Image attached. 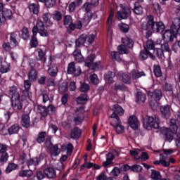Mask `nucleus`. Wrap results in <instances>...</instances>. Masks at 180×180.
<instances>
[{
  "label": "nucleus",
  "instance_id": "1",
  "mask_svg": "<svg viewBox=\"0 0 180 180\" xmlns=\"http://www.w3.org/2000/svg\"><path fill=\"white\" fill-rule=\"evenodd\" d=\"M147 22L141 23V27L142 30H148L151 29L153 33H162L165 30V25L162 22L154 21V15H148L146 17Z\"/></svg>",
  "mask_w": 180,
  "mask_h": 180
},
{
  "label": "nucleus",
  "instance_id": "2",
  "mask_svg": "<svg viewBox=\"0 0 180 180\" xmlns=\"http://www.w3.org/2000/svg\"><path fill=\"white\" fill-rule=\"evenodd\" d=\"M8 96L11 98V106L15 110H22V106L20 102V94L18 91L16 86H12L8 91Z\"/></svg>",
  "mask_w": 180,
  "mask_h": 180
},
{
  "label": "nucleus",
  "instance_id": "3",
  "mask_svg": "<svg viewBox=\"0 0 180 180\" xmlns=\"http://www.w3.org/2000/svg\"><path fill=\"white\" fill-rule=\"evenodd\" d=\"M178 131V127L175 124V120L170 122L169 128H162V134L165 136L166 141L171 143L174 140V134Z\"/></svg>",
  "mask_w": 180,
  "mask_h": 180
},
{
  "label": "nucleus",
  "instance_id": "4",
  "mask_svg": "<svg viewBox=\"0 0 180 180\" xmlns=\"http://www.w3.org/2000/svg\"><path fill=\"white\" fill-rule=\"evenodd\" d=\"M95 34H90L86 35V34H81L76 40L77 47H81V46H89L95 41Z\"/></svg>",
  "mask_w": 180,
  "mask_h": 180
},
{
  "label": "nucleus",
  "instance_id": "5",
  "mask_svg": "<svg viewBox=\"0 0 180 180\" xmlns=\"http://www.w3.org/2000/svg\"><path fill=\"white\" fill-rule=\"evenodd\" d=\"M159 121L160 120L155 115L153 117H146L143 119V127L147 130H150V129H159Z\"/></svg>",
  "mask_w": 180,
  "mask_h": 180
},
{
  "label": "nucleus",
  "instance_id": "6",
  "mask_svg": "<svg viewBox=\"0 0 180 180\" xmlns=\"http://www.w3.org/2000/svg\"><path fill=\"white\" fill-rule=\"evenodd\" d=\"M32 33L34 36H37V33L40 34V36L44 37L49 36V32L46 30L44 23L41 20L37 21L36 26L32 28Z\"/></svg>",
  "mask_w": 180,
  "mask_h": 180
},
{
  "label": "nucleus",
  "instance_id": "7",
  "mask_svg": "<svg viewBox=\"0 0 180 180\" xmlns=\"http://www.w3.org/2000/svg\"><path fill=\"white\" fill-rule=\"evenodd\" d=\"M112 119H114L112 122H110V124L115 129V131L117 134H121L124 131V127L122 126V122H120V118L116 114L111 115Z\"/></svg>",
  "mask_w": 180,
  "mask_h": 180
},
{
  "label": "nucleus",
  "instance_id": "8",
  "mask_svg": "<svg viewBox=\"0 0 180 180\" xmlns=\"http://www.w3.org/2000/svg\"><path fill=\"white\" fill-rule=\"evenodd\" d=\"M122 12L118 11L117 13V18L119 20L122 19H127V18L131 14V11L126 4L121 5Z\"/></svg>",
  "mask_w": 180,
  "mask_h": 180
},
{
  "label": "nucleus",
  "instance_id": "9",
  "mask_svg": "<svg viewBox=\"0 0 180 180\" xmlns=\"http://www.w3.org/2000/svg\"><path fill=\"white\" fill-rule=\"evenodd\" d=\"M82 73L81 68L79 66L76 67L74 62H71L68 64V74L73 75L75 77H79Z\"/></svg>",
  "mask_w": 180,
  "mask_h": 180
},
{
  "label": "nucleus",
  "instance_id": "10",
  "mask_svg": "<svg viewBox=\"0 0 180 180\" xmlns=\"http://www.w3.org/2000/svg\"><path fill=\"white\" fill-rule=\"evenodd\" d=\"M95 60V54H91L86 59V65L87 67H93V70H96V68H101V62L94 63Z\"/></svg>",
  "mask_w": 180,
  "mask_h": 180
},
{
  "label": "nucleus",
  "instance_id": "11",
  "mask_svg": "<svg viewBox=\"0 0 180 180\" xmlns=\"http://www.w3.org/2000/svg\"><path fill=\"white\" fill-rule=\"evenodd\" d=\"M8 150V146L6 145L0 144V162H6L9 155L6 152Z\"/></svg>",
  "mask_w": 180,
  "mask_h": 180
},
{
  "label": "nucleus",
  "instance_id": "12",
  "mask_svg": "<svg viewBox=\"0 0 180 180\" xmlns=\"http://www.w3.org/2000/svg\"><path fill=\"white\" fill-rule=\"evenodd\" d=\"M30 69L28 72V78L31 82H34L37 79V70L33 68V65L32 63L30 64Z\"/></svg>",
  "mask_w": 180,
  "mask_h": 180
},
{
  "label": "nucleus",
  "instance_id": "13",
  "mask_svg": "<svg viewBox=\"0 0 180 180\" xmlns=\"http://www.w3.org/2000/svg\"><path fill=\"white\" fill-rule=\"evenodd\" d=\"M163 37L167 40V41H173L174 39L176 37V35L175 32L172 31V28H171L170 30H167L165 32Z\"/></svg>",
  "mask_w": 180,
  "mask_h": 180
},
{
  "label": "nucleus",
  "instance_id": "14",
  "mask_svg": "<svg viewBox=\"0 0 180 180\" xmlns=\"http://www.w3.org/2000/svg\"><path fill=\"white\" fill-rule=\"evenodd\" d=\"M160 112L163 117H165L166 119L169 117L171 116V106H169V105L160 106Z\"/></svg>",
  "mask_w": 180,
  "mask_h": 180
},
{
  "label": "nucleus",
  "instance_id": "15",
  "mask_svg": "<svg viewBox=\"0 0 180 180\" xmlns=\"http://www.w3.org/2000/svg\"><path fill=\"white\" fill-rule=\"evenodd\" d=\"M49 148H51V157H57L61 153V150L58 148V145L56 144L53 146L51 142H49Z\"/></svg>",
  "mask_w": 180,
  "mask_h": 180
},
{
  "label": "nucleus",
  "instance_id": "16",
  "mask_svg": "<svg viewBox=\"0 0 180 180\" xmlns=\"http://www.w3.org/2000/svg\"><path fill=\"white\" fill-rule=\"evenodd\" d=\"M148 96L149 98H155V101H160L162 98V92L160 89H155L154 91H148Z\"/></svg>",
  "mask_w": 180,
  "mask_h": 180
},
{
  "label": "nucleus",
  "instance_id": "17",
  "mask_svg": "<svg viewBox=\"0 0 180 180\" xmlns=\"http://www.w3.org/2000/svg\"><path fill=\"white\" fill-rule=\"evenodd\" d=\"M44 174L46 175V178L53 179L57 176L56 170L53 167H48L44 170Z\"/></svg>",
  "mask_w": 180,
  "mask_h": 180
},
{
  "label": "nucleus",
  "instance_id": "18",
  "mask_svg": "<svg viewBox=\"0 0 180 180\" xmlns=\"http://www.w3.org/2000/svg\"><path fill=\"white\" fill-rule=\"evenodd\" d=\"M129 124L131 129L134 130H137L139 129V120L136 116H131L129 118Z\"/></svg>",
  "mask_w": 180,
  "mask_h": 180
},
{
  "label": "nucleus",
  "instance_id": "19",
  "mask_svg": "<svg viewBox=\"0 0 180 180\" xmlns=\"http://www.w3.org/2000/svg\"><path fill=\"white\" fill-rule=\"evenodd\" d=\"M148 56L151 59L155 60V56L147 50V49L145 48L143 50L141 51L140 57L142 60H147V58H148Z\"/></svg>",
  "mask_w": 180,
  "mask_h": 180
},
{
  "label": "nucleus",
  "instance_id": "20",
  "mask_svg": "<svg viewBox=\"0 0 180 180\" xmlns=\"http://www.w3.org/2000/svg\"><path fill=\"white\" fill-rule=\"evenodd\" d=\"M21 124L22 127H25V129H28L30 127V117L27 114H23L21 116Z\"/></svg>",
  "mask_w": 180,
  "mask_h": 180
},
{
  "label": "nucleus",
  "instance_id": "21",
  "mask_svg": "<svg viewBox=\"0 0 180 180\" xmlns=\"http://www.w3.org/2000/svg\"><path fill=\"white\" fill-rule=\"evenodd\" d=\"M37 60H39V61H43V60H44V67H49V65H51V60H49V63H47V62L46 61V57L44 56V52L41 49H39L38 51Z\"/></svg>",
  "mask_w": 180,
  "mask_h": 180
},
{
  "label": "nucleus",
  "instance_id": "22",
  "mask_svg": "<svg viewBox=\"0 0 180 180\" xmlns=\"http://www.w3.org/2000/svg\"><path fill=\"white\" fill-rule=\"evenodd\" d=\"M113 160H115V155L112 153H108L106 155V161L103 162V167H106L113 164Z\"/></svg>",
  "mask_w": 180,
  "mask_h": 180
},
{
  "label": "nucleus",
  "instance_id": "23",
  "mask_svg": "<svg viewBox=\"0 0 180 180\" xmlns=\"http://www.w3.org/2000/svg\"><path fill=\"white\" fill-rule=\"evenodd\" d=\"M63 24L68 29H70L74 23H72V18L71 15H65L63 18Z\"/></svg>",
  "mask_w": 180,
  "mask_h": 180
},
{
  "label": "nucleus",
  "instance_id": "24",
  "mask_svg": "<svg viewBox=\"0 0 180 180\" xmlns=\"http://www.w3.org/2000/svg\"><path fill=\"white\" fill-rule=\"evenodd\" d=\"M112 110L113 112L112 115H119L120 116H123L124 113V110H123V108L120 106L118 104H115L113 105L112 108Z\"/></svg>",
  "mask_w": 180,
  "mask_h": 180
},
{
  "label": "nucleus",
  "instance_id": "25",
  "mask_svg": "<svg viewBox=\"0 0 180 180\" xmlns=\"http://www.w3.org/2000/svg\"><path fill=\"white\" fill-rule=\"evenodd\" d=\"M73 56L75 61H77V63H81L82 61H84V57L81 53V50L79 49L75 50L73 52Z\"/></svg>",
  "mask_w": 180,
  "mask_h": 180
},
{
  "label": "nucleus",
  "instance_id": "26",
  "mask_svg": "<svg viewBox=\"0 0 180 180\" xmlns=\"http://www.w3.org/2000/svg\"><path fill=\"white\" fill-rule=\"evenodd\" d=\"M150 178L153 180H161L162 179V175H161V172L155 169H151Z\"/></svg>",
  "mask_w": 180,
  "mask_h": 180
},
{
  "label": "nucleus",
  "instance_id": "27",
  "mask_svg": "<svg viewBox=\"0 0 180 180\" xmlns=\"http://www.w3.org/2000/svg\"><path fill=\"white\" fill-rule=\"evenodd\" d=\"M81 129H78V127H75L70 133L71 139H79L81 136Z\"/></svg>",
  "mask_w": 180,
  "mask_h": 180
},
{
  "label": "nucleus",
  "instance_id": "28",
  "mask_svg": "<svg viewBox=\"0 0 180 180\" xmlns=\"http://www.w3.org/2000/svg\"><path fill=\"white\" fill-rule=\"evenodd\" d=\"M131 77L133 79H137V78H141V77H144L146 74L144 72H139L136 70H133L130 73Z\"/></svg>",
  "mask_w": 180,
  "mask_h": 180
},
{
  "label": "nucleus",
  "instance_id": "29",
  "mask_svg": "<svg viewBox=\"0 0 180 180\" xmlns=\"http://www.w3.org/2000/svg\"><path fill=\"white\" fill-rule=\"evenodd\" d=\"M20 129V127H19V125L18 124H15L11 126L10 128H8V131L10 135L18 134V133H19Z\"/></svg>",
  "mask_w": 180,
  "mask_h": 180
},
{
  "label": "nucleus",
  "instance_id": "30",
  "mask_svg": "<svg viewBox=\"0 0 180 180\" xmlns=\"http://www.w3.org/2000/svg\"><path fill=\"white\" fill-rule=\"evenodd\" d=\"M113 78H115V72H108L105 75V82H108V84H112Z\"/></svg>",
  "mask_w": 180,
  "mask_h": 180
},
{
  "label": "nucleus",
  "instance_id": "31",
  "mask_svg": "<svg viewBox=\"0 0 180 180\" xmlns=\"http://www.w3.org/2000/svg\"><path fill=\"white\" fill-rule=\"evenodd\" d=\"M1 16H3L6 20V19H11V18H12V11L6 8L3 9Z\"/></svg>",
  "mask_w": 180,
  "mask_h": 180
},
{
  "label": "nucleus",
  "instance_id": "32",
  "mask_svg": "<svg viewBox=\"0 0 180 180\" xmlns=\"http://www.w3.org/2000/svg\"><path fill=\"white\" fill-rule=\"evenodd\" d=\"M88 96L86 94H82L77 98V102L79 105H83L84 103H86L88 98H86Z\"/></svg>",
  "mask_w": 180,
  "mask_h": 180
},
{
  "label": "nucleus",
  "instance_id": "33",
  "mask_svg": "<svg viewBox=\"0 0 180 180\" xmlns=\"http://www.w3.org/2000/svg\"><path fill=\"white\" fill-rule=\"evenodd\" d=\"M58 72V69L56 66H52L48 70V74L50 75V77H57Z\"/></svg>",
  "mask_w": 180,
  "mask_h": 180
},
{
  "label": "nucleus",
  "instance_id": "34",
  "mask_svg": "<svg viewBox=\"0 0 180 180\" xmlns=\"http://www.w3.org/2000/svg\"><path fill=\"white\" fill-rule=\"evenodd\" d=\"M27 165L29 167L30 169H32L33 166L36 167L39 165V160L37 158L30 159L27 162Z\"/></svg>",
  "mask_w": 180,
  "mask_h": 180
},
{
  "label": "nucleus",
  "instance_id": "35",
  "mask_svg": "<svg viewBox=\"0 0 180 180\" xmlns=\"http://www.w3.org/2000/svg\"><path fill=\"white\" fill-rule=\"evenodd\" d=\"M122 43L124 45L125 47H127L128 49H131L133 46H134V42L132 39L129 38H127L124 40H122Z\"/></svg>",
  "mask_w": 180,
  "mask_h": 180
},
{
  "label": "nucleus",
  "instance_id": "36",
  "mask_svg": "<svg viewBox=\"0 0 180 180\" xmlns=\"http://www.w3.org/2000/svg\"><path fill=\"white\" fill-rule=\"evenodd\" d=\"M136 102L139 103H143V102H146V94L140 91L138 92L136 94Z\"/></svg>",
  "mask_w": 180,
  "mask_h": 180
},
{
  "label": "nucleus",
  "instance_id": "37",
  "mask_svg": "<svg viewBox=\"0 0 180 180\" xmlns=\"http://www.w3.org/2000/svg\"><path fill=\"white\" fill-rule=\"evenodd\" d=\"M18 168V165L15 163H9L6 169V174H11L12 171H15Z\"/></svg>",
  "mask_w": 180,
  "mask_h": 180
},
{
  "label": "nucleus",
  "instance_id": "38",
  "mask_svg": "<svg viewBox=\"0 0 180 180\" xmlns=\"http://www.w3.org/2000/svg\"><path fill=\"white\" fill-rule=\"evenodd\" d=\"M45 141H46V132L39 133L37 138V143L41 144V143H44Z\"/></svg>",
  "mask_w": 180,
  "mask_h": 180
},
{
  "label": "nucleus",
  "instance_id": "39",
  "mask_svg": "<svg viewBox=\"0 0 180 180\" xmlns=\"http://www.w3.org/2000/svg\"><path fill=\"white\" fill-rule=\"evenodd\" d=\"M17 37H18V34H16V33L15 32L11 33L10 36V41L11 44L14 46V47H16V46H18V41L16 40Z\"/></svg>",
  "mask_w": 180,
  "mask_h": 180
},
{
  "label": "nucleus",
  "instance_id": "40",
  "mask_svg": "<svg viewBox=\"0 0 180 180\" xmlns=\"http://www.w3.org/2000/svg\"><path fill=\"white\" fill-rule=\"evenodd\" d=\"M37 112H38V113L41 115V116H44V117L47 116V108H46V107H44V106L38 105L37 106Z\"/></svg>",
  "mask_w": 180,
  "mask_h": 180
},
{
  "label": "nucleus",
  "instance_id": "41",
  "mask_svg": "<svg viewBox=\"0 0 180 180\" xmlns=\"http://www.w3.org/2000/svg\"><path fill=\"white\" fill-rule=\"evenodd\" d=\"M80 84L81 85H80L79 89L81 92H84V94H86V92H88V91H89V89H91V87L89 86V84L85 82H83V83L81 82Z\"/></svg>",
  "mask_w": 180,
  "mask_h": 180
},
{
  "label": "nucleus",
  "instance_id": "42",
  "mask_svg": "<svg viewBox=\"0 0 180 180\" xmlns=\"http://www.w3.org/2000/svg\"><path fill=\"white\" fill-rule=\"evenodd\" d=\"M29 9L30 12H32L34 15H37L39 13V6H37V4H31L29 6Z\"/></svg>",
  "mask_w": 180,
  "mask_h": 180
},
{
  "label": "nucleus",
  "instance_id": "43",
  "mask_svg": "<svg viewBox=\"0 0 180 180\" xmlns=\"http://www.w3.org/2000/svg\"><path fill=\"white\" fill-rule=\"evenodd\" d=\"M120 78L122 79V82L124 84H130V77L126 73H119Z\"/></svg>",
  "mask_w": 180,
  "mask_h": 180
},
{
  "label": "nucleus",
  "instance_id": "44",
  "mask_svg": "<svg viewBox=\"0 0 180 180\" xmlns=\"http://www.w3.org/2000/svg\"><path fill=\"white\" fill-rule=\"evenodd\" d=\"M153 8L157 15H161V13H162V9L161 8V6H160V4L157 2L154 3L153 4Z\"/></svg>",
  "mask_w": 180,
  "mask_h": 180
},
{
  "label": "nucleus",
  "instance_id": "45",
  "mask_svg": "<svg viewBox=\"0 0 180 180\" xmlns=\"http://www.w3.org/2000/svg\"><path fill=\"white\" fill-rule=\"evenodd\" d=\"M134 12L136 15H143V7L139 5V3L135 4V7L134 8Z\"/></svg>",
  "mask_w": 180,
  "mask_h": 180
},
{
  "label": "nucleus",
  "instance_id": "46",
  "mask_svg": "<svg viewBox=\"0 0 180 180\" xmlns=\"http://www.w3.org/2000/svg\"><path fill=\"white\" fill-rule=\"evenodd\" d=\"M153 72L155 77H161L162 75V72H161V68L160 65H155L153 66Z\"/></svg>",
  "mask_w": 180,
  "mask_h": 180
},
{
  "label": "nucleus",
  "instance_id": "47",
  "mask_svg": "<svg viewBox=\"0 0 180 180\" xmlns=\"http://www.w3.org/2000/svg\"><path fill=\"white\" fill-rule=\"evenodd\" d=\"M180 27V18H176L173 19L172 25L171 26L172 30L176 29V27Z\"/></svg>",
  "mask_w": 180,
  "mask_h": 180
},
{
  "label": "nucleus",
  "instance_id": "48",
  "mask_svg": "<svg viewBox=\"0 0 180 180\" xmlns=\"http://www.w3.org/2000/svg\"><path fill=\"white\" fill-rule=\"evenodd\" d=\"M72 144L68 143V145H63L62 150L63 151H65L67 150V154H71L72 153Z\"/></svg>",
  "mask_w": 180,
  "mask_h": 180
},
{
  "label": "nucleus",
  "instance_id": "49",
  "mask_svg": "<svg viewBox=\"0 0 180 180\" xmlns=\"http://www.w3.org/2000/svg\"><path fill=\"white\" fill-rule=\"evenodd\" d=\"M143 171V167L140 166V165H134L131 166V172H141Z\"/></svg>",
  "mask_w": 180,
  "mask_h": 180
},
{
  "label": "nucleus",
  "instance_id": "50",
  "mask_svg": "<svg viewBox=\"0 0 180 180\" xmlns=\"http://www.w3.org/2000/svg\"><path fill=\"white\" fill-rule=\"evenodd\" d=\"M90 81L93 85H98V84H99V79H98V75L96 74L90 75Z\"/></svg>",
  "mask_w": 180,
  "mask_h": 180
},
{
  "label": "nucleus",
  "instance_id": "51",
  "mask_svg": "<svg viewBox=\"0 0 180 180\" xmlns=\"http://www.w3.org/2000/svg\"><path fill=\"white\" fill-rule=\"evenodd\" d=\"M29 29H27V27H23L22 30V39H23V40H27V39H29Z\"/></svg>",
  "mask_w": 180,
  "mask_h": 180
},
{
  "label": "nucleus",
  "instance_id": "52",
  "mask_svg": "<svg viewBox=\"0 0 180 180\" xmlns=\"http://www.w3.org/2000/svg\"><path fill=\"white\" fill-rule=\"evenodd\" d=\"M153 54L157 56L159 58H162L164 57V51L162 49H155L153 51Z\"/></svg>",
  "mask_w": 180,
  "mask_h": 180
},
{
  "label": "nucleus",
  "instance_id": "53",
  "mask_svg": "<svg viewBox=\"0 0 180 180\" xmlns=\"http://www.w3.org/2000/svg\"><path fill=\"white\" fill-rule=\"evenodd\" d=\"M59 91L61 94H64V92H67L68 91V83L63 82L59 86Z\"/></svg>",
  "mask_w": 180,
  "mask_h": 180
},
{
  "label": "nucleus",
  "instance_id": "54",
  "mask_svg": "<svg viewBox=\"0 0 180 180\" xmlns=\"http://www.w3.org/2000/svg\"><path fill=\"white\" fill-rule=\"evenodd\" d=\"M117 50L120 54H127L129 53V51H127V49H126L124 44L118 46Z\"/></svg>",
  "mask_w": 180,
  "mask_h": 180
},
{
  "label": "nucleus",
  "instance_id": "55",
  "mask_svg": "<svg viewBox=\"0 0 180 180\" xmlns=\"http://www.w3.org/2000/svg\"><path fill=\"white\" fill-rule=\"evenodd\" d=\"M53 18L54 19V20L60 22V20L63 19V15L61 14V12L55 11V13L53 14Z\"/></svg>",
  "mask_w": 180,
  "mask_h": 180
},
{
  "label": "nucleus",
  "instance_id": "56",
  "mask_svg": "<svg viewBox=\"0 0 180 180\" xmlns=\"http://www.w3.org/2000/svg\"><path fill=\"white\" fill-rule=\"evenodd\" d=\"M45 6L47 8H53L56 6V0H45L44 1Z\"/></svg>",
  "mask_w": 180,
  "mask_h": 180
},
{
  "label": "nucleus",
  "instance_id": "57",
  "mask_svg": "<svg viewBox=\"0 0 180 180\" xmlns=\"http://www.w3.org/2000/svg\"><path fill=\"white\" fill-rule=\"evenodd\" d=\"M111 57L112 60H115L116 61H122L120 58V53L117 51L111 52Z\"/></svg>",
  "mask_w": 180,
  "mask_h": 180
},
{
  "label": "nucleus",
  "instance_id": "58",
  "mask_svg": "<svg viewBox=\"0 0 180 180\" xmlns=\"http://www.w3.org/2000/svg\"><path fill=\"white\" fill-rule=\"evenodd\" d=\"M38 44L37 38L36 37V35L33 34L30 41V46L31 47H37Z\"/></svg>",
  "mask_w": 180,
  "mask_h": 180
},
{
  "label": "nucleus",
  "instance_id": "59",
  "mask_svg": "<svg viewBox=\"0 0 180 180\" xmlns=\"http://www.w3.org/2000/svg\"><path fill=\"white\" fill-rule=\"evenodd\" d=\"M160 160L162 165H164V167H169V162L165 161V159L167 158V157H165L164 154H160Z\"/></svg>",
  "mask_w": 180,
  "mask_h": 180
},
{
  "label": "nucleus",
  "instance_id": "60",
  "mask_svg": "<svg viewBox=\"0 0 180 180\" xmlns=\"http://www.w3.org/2000/svg\"><path fill=\"white\" fill-rule=\"evenodd\" d=\"M115 15V13L113 11H111L108 19H107V25L108 26V28H110L112 24V20H113V16Z\"/></svg>",
  "mask_w": 180,
  "mask_h": 180
},
{
  "label": "nucleus",
  "instance_id": "61",
  "mask_svg": "<svg viewBox=\"0 0 180 180\" xmlns=\"http://www.w3.org/2000/svg\"><path fill=\"white\" fill-rule=\"evenodd\" d=\"M32 175H33L32 170H24L20 173V176H27V178H30Z\"/></svg>",
  "mask_w": 180,
  "mask_h": 180
},
{
  "label": "nucleus",
  "instance_id": "62",
  "mask_svg": "<svg viewBox=\"0 0 180 180\" xmlns=\"http://www.w3.org/2000/svg\"><path fill=\"white\" fill-rule=\"evenodd\" d=\"M122 172L121 169H120L117 167H115L113 168V169L111 171V175L113 176H119Z\"/></svg>",
  "mask_w": 180,
  "mask_h": 180
},
{
  "label": "nucleus",
  "instance_id": "63",
  "mask_svg": "<svg viewBox=\"0 0 180 180\" xmlns=\"http://www.w3.org/2000/svg\"><path fill=\"white\" fill-rule=\"evenodd\" d=\"M92 4H90L89 2H86L83 5L82 9H84L85 12H92L91 11L92 9Z\"/></svg>",
  "mask_w": 180,
  "mask_h": 180
},
{
  "label": "nucleus",
  "instance_id": "64",
  "mask_svg": "<svg viewBox=\"0 0 180 180\" xmlns=\"http://www.w3.org/2000/svg\"><path fill=\"white\" fill-rule=\"evenodd\" d=\"M84 19L86 20V23L91 22V19H92V11L86 12Z\"/></svg>",
  "mask_w": 180,
  "mask_h": 180
}]
</instances>
